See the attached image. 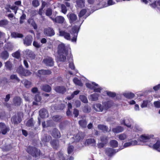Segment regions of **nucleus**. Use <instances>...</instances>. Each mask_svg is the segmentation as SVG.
Listing matches in <instances>:
<instances>
[{
  "instance_id": "41",
  "label": "nucleus",
  "mask_w": 160,
  "mask_h": 160,
  "mask_svg": "<svg viewBox=\"0 0 160 160\" xmlns=\"http://www.w3.org/2000/svg\"><path fill=\"white\" fill-rule=\"evenodd\" d=\"M62 118V116L59 115H56L52 117V118L53 120L56 122H60Z\"/></svg>"
},
{
  "instance_id": "5",
  "label": "nucleus",
  "mask_w": 160,
  "mask_h": 160,
  "mask_svg": "<svg viewBox=\"0 0 160 160\" xmlns=\"http://www.w3.org/2000/svg\"><path fill=\"white\" fill-rule=\"evenodd\" d=\"M50 144L55 150H57L60 147L59 141L57 139H54L50 141Z\"/></svg>"
},
{
  "instance_id": "60",
  "label": "nucleus",
  "mask_w": 160,
  "mask_h": 160,
  "mask_svg": "<svg viewBox=\"0 0 160 160\" xmlns=\"http://www.w3.org/2000/svg\"><path fill=\"white\" fill-rule=\"evenodd\" d=\"M73 114L74 115V117L77 118L79 114V110L76 108H74L73 109Z\"/></svg>"
},
{
  "instance_id": "2",
  "label": "nucleus",
  "mask_w": 160,
  "mask_h": 160,
  "mask_svg": "<svg viewBox=\"0 0 160 160\" xmlns=\"http://www.w3.org/2000/svg\"><path fill=\"white\" fill-rule=\"evenodd\" d=\"M23 116V113L21 112H18L17 116L14 115L11 118V121L15 125H17L22 121V117Z\"/></svg>"
},
{
  "instance_id": "59",
  "label": "nucleus",
  "mask_w": 160,
  "mask_h": 160,
  "mask_svg": "<svg viewBox=\"0 0 160 160\" xmlns=\"http://www.w3.org/2000/svg\"><path fill=\"white\" fill-rule=\"evenodd\" d=\"M32 5L34 7H38L39 5V2L38 0H34L32 1Z\"/></svg>"
},
{
  "instance_id": "62",
  "label": "nucleus",
  "mask_w": 160,
  "mask_h": 160,
  "mask_svg": "<svg viewBox=\"0 0 160 160\" xmlns=\"http://www.w3.org/2000/svg\"><path fill=\"white\" fill-rule=\"evenodd\" d=\"M148 103V100H144L143 101L141 105V107L142 108H145L147 107Z\"/></svg>"
},
{
  "instance_id": "51",
  "label": "nucleus",
  "mask_w": 160,
  "mask_h": 160,
  "mask_svg": "<svg viewBox=\"0 0 160 160\" xmlns=\"http://www.w3.org/2000/svg\"><path fill=\"white\" fill-rule=\"evenodd\" d=\"M26 15L25 13H23L22 16L20 17L19 20V23L22 24L23 23L24 20L26 19Z\"/></svg>"
},
{
  "instance_id": "42",
  "label": "nucleus",
  "mask_w": 160,
  "mask_h": 160,
  "mask_svg": "<svg viewBox=\"0 0 160 160\" xmlns=\"http://www.w3.org/2000/svg\"><path fill=\"white\" fill-rule=\"evenodd\" d=\"M100 140L102 142L106 144L108 142V138L105 135L102 136L100 137Z\"/></svg>"
},
{
  "instance_id": "58",
  "label": "nucleus",
  "mask_w": 160,
  "mask_h": 160,
  "mask_svg": "<svg viewBox=\"0 0 160 160\" xmlns=\"http://www.w3.org/2000/svg\"><path fill=\"white\" fill-rule=\"evenodd\" d=\"M10 79L12 80H13V79L16 80L18 82H19L20 81V80L18 77L16 75H14V74L11 75L10 76Z\"/></svg>"
},
{
  "instance_id": "24",
  "label": "nucleus",
  "mask_w": 160,
  "mask_h": 160,
  "mask_svg": "<svg viewBox=\"0 0 160 160\" xmlns=\"http://www.w3.org/2000/svg\"><path fill=\"white\" fill-rule=\"evenodd\" d=\"M121 124L122 125H123L124 126H126L128 128H131L132 126V125L128 119L122 120L121 121Z\"/></svg>"
},
{
  "instance_id": "55",
  "label": "nucleus",
  "mask_w": 160,
  "mask_h": 160,
  "mask_svg": "<svg viewBox=\"0 0 160 160\" xmlns=\"http://www.w3.org/2000/svg\"><path fill=\"white\" fill-rule=\"evenodd\" d=\"M80 98L81 101L84 103H87L88 102L87 98L84 95H81L80 96Z\"/></svg>"
},
{
  "instance_id": "49",
  "label": "nucleus",
  "mask_w": 160,
  "mask_h": 160,
  "mask_svg": "<svg viewBox=\"0 0 160 160\" xmlns=\"http://www.w3.org/2000/svg\"><path fill=\"white\" fill-rule=\"evenodd\" d=\"M31 74V72L29 70L24 69L22 76L26 77L30 75Z\"/></svg>"
},
{
  "instance_id": "38",
  "label": "nucleus",
  "mask_w": 160,
  "mask_h": 160,
  "mask_svg": "<svg viewBox=\"0 0 160 160\" xmlns=\"http://www.w3.org/2000/svg\"><path fill=\"white\" fill-rule=\"evenodd\" d=\"M73 81L76 85L81 87L83 86V84L81 80L78 79V78L76 77L74 78Z\"/></svg>"
},
{
  "instance_id": "9",
  "label": "nucleus",
  "mask_w": 160,
  "mask_h": 160,
  "mask_svg": "<svg viewBox=\"0 0 160 160\" xmlns=\"http://www.w3.org/2000/svg\"><path fill=\"white\" fill-rule=\"evenodd\" d=\"M50 18L54 22L59 24L63 23L65 21L64 18L61 16H58L55 18H52V17H50Z\"/></svg>"
},
{
  "instance_id": "6",
  "label": "nucleus",
  "mask_w": 160,
  "mask_h": 160,
  "mask_svg": "<svg viewBox=\"0 0 160 160\" xmlns=\"http://www.w3.org/2000/svg\"><path fill=\"white\" fill-rule=\"evenodd\" d=\"M42 62L47 66L52 67L53 66L54 62L51 57H48L43 59Z\"/></svg>"
},
{
  "instance_id": "31",
  "label": "nucleus",
  "mask_w": 160,
  "mask_h": 160,
  "mask_svg": "<svg viewBox=\"0 0 160 160\" xmlns=\"http://www.w3.org/2000/svg\"><path fill=\"white\" fill-rule=\"evenodd\" d=\"M57 155L60 160H67L68 158L67 157L64 156L62 152L60 151L57 153Z\"/></svg>"
},
{
  "instance_id": "14",
  "label": "nucleus",
  "mask_w": 160,
  "mask_h": 160,
  "mask_svg": "<svg viewBox=\"0 0 160 160\" xmlns=\"http://www.w3.org/2000/svg\"><path fill=\"white\" fill-rule=\"evenodd\" d=\"M39 113L40 117L42 118H45L48 116V112L47 110L45 108L40 110Z\"/></svg>"
},
{
  "instance_id": "34",
  "label": "nucleus",
  "mask_w": 160,
  "mask_h": 160,
  "mask_svg": "<svg viewBox=\"0 0 160 160\" xmlns=\"http://www.w3.org/2000/svg\"><path fill=\"white\" fill-rule=\"evenodd\" d=\"M124 96L126 98L129 99L133 98L135 96L134 94L131 92L124 93L123 94Z\"/></svg>"
},
{
  "instance_id": "26",
  "label": "nucleus",
  "mask_w": 160,
  "mask_h": 160,
  "mask_svg": "<svg viewBox=\"0 0 160 160\" xmlns=\"http://www.w3.org/2000/svg\"><path fill=\"white\" fill-rule=\"evenodd\" d=\"M76 2L77 7L79 8H82L85 6V0H77L76 1Z\"/></svg>"
},
{
  "instance_id": "47",
  "label": "nucleus",
  "mask_w": 160,
  "mask_h": 160,
  "mask_svg": "<svg viewBox=\"0 0 160 160\" xmlns=\"http://www.w3.org/2000/svg\"><path fill=\"white\" fill-rule=\"evenodd\" d=\"M78 30L79 28L77 26L75 25L72 28V33H71V34L73 33L74 35H76V33L78 34Z\"/></svg>"
},
{
  "instance_id": "22",
  "label": "nucleus",
  "mask_w": 160,
  "mask_h": 160,
  "mask_svg": "<svg viewBox=\"0 0 160 160\" xmlns=\"http://www.w3.org/2000/svg\"><path fill=\"white\" fill-rule=\"evenodd\" d=\"M95 111L97 112H102L103 110V106L101 104L97 103L93 106Z\"/></svg>"
},
{
  "instance_id": "44",
  "label": "nucleus",
  "mask_w": 160,
  "mask_h": 160,
  "mask_svg": "<svg viewBox=\"0 0 160 160\" xmlns=\"http://www.w3.org/2000/svg\"><path fill=\"white\" fill-rule=\"evenodd\" d=\"M86 142L88 145H89L91 144H95L96 141L94 138H89L86 139Z\"/></svg>"
},
{
  "instance_id": "11",
  "label": "nucleus",
  "mask_w": 160,
  "mask_h": 160,
  "mask_svg": "<svg viewBox=\"0 0 160 160\" xmlns=\"http://www.w3.org/2000/svg\"><path fill=\"white\" fill-rule=\"evenodd\" d=\"M32 37L30 35H27L23 40L24 44L27 46L31 45L32 41Z\"/></svg>"
},
{
  "instance_id": "37",
  "label": "nucleus",
  "mask_w": 160,
  "mask_h": 160,
  "mask_svg": "<svg viewBox=\"0 0 160 160\" xmlns=\"http://www.w3.org/2000/svg\"><path fill=\"white\" fill-rule=\"evenodd\" d=\"M24 68H23L22 66L21 65L18 67L17 69V72L19 74L21 77H22V74L24 70Z\"/></svg>"
},
{
  "instance_id": "18",
  "label": "nucleus",
  "mask_w": 160,
  "mask_h": 160,
  "mask_svg": "<svg viewBox=\"0 0 160 160\" xmlns=\"http://www.w3.org/2000/svg\"><path fill=\"white\" fill-rule=\"evenodd\" d=\"M149 147L154 149L157 150L159 152H160V141L158 140L156 143L153 145H149Z\"/></svg>"
},
{
  "instance_id": "27",
  "label": "nucleus",
  "mask_w": 160,
  "mask_h": 160,
  "mask_svg": "<svg viewBox=\"0 0 160 160\" xmlns=\"http://www.w3.org/2000/svg\"><path fill=\"white\" fill-rule=\"evenodd\" d=\"M51 137L47 134H45L42 137V141L43 142H48L51 140Z\"/></svg>"
},
{
  "instance_id": "56",
  "label": "nucleus",
  "mask_w": 160,
  "mask_h": 160,
  "mask_svg": "<svg viewBox=\"0 0 160 160\" xmlns=\"http://www.w3.org/2000/svg\"><path fill=\"white\" fill-rule=\"evenodd\" d=\"M61 11L64 14H65L67 11L66 7L65 5L62 4L61 5Z\"/></svg>"
},
{
  "instance_id": "10",
  "label": "nucleus",
  "mask_w": 160,
  "mask_h": 160,
  "mask_svg": "<svg viewBox=\"0 0 160 160\" xmlns=\"http://www.w3.org/2000/svg\"><path fill=\"white\" fill-rule=\"evenodd\" d=\"M51 73V71L49 70H39L38 71V76L39 77H41L42 76L50 75Z\"/></svg>"
},
{
  "instance_id": "15",
  "label": "nucleus",
  "mask_w": 160,
  "mask_h": 160,
  "mask_svg": "<svg viewBox=\"0 0 160 160\" xmlns=\"http://www.w3.org/2000/svg\"><path fill=\"white\" fill-rule=\"evenodd\" d=\"M60 36L63 37L66 40H71V36L69 33L65 31H61L59 32Z\"/></svg>"
},
{
  "instance_id": "1",
  "label": "nucleus",
  "mask_w": 160,
  "mask_h": 160,
  "mask_svg": "<svg viewBox=\"0 0 160 160\" xmlns=\"http://www.w3.org/2000/svg\"><path fill=\"white\" fill-rule=\"evenodd\" d=\"M25 150L28 154L33 158H38L42 154V153L39 149L30 145L27 146Z\"/></svg>"
},
{
  "instance_id": "17",
  "label": "nucleus",
  "mask_w": 160,
  "mask_h": 160,
  "mask_svg": "<svg viewBox=\"0 0 160 160\" xmlns=\"http://www.w3.org/2000/svg\"><path fill=\"white\" fill-rule=\"evenodd\" d=\"M54 90L57 92L61 94H64L66 91V88L63 86H56Z\"/></svg>"
},
{
  "instance_id": "53",
  "label": "nucleus",
  "mask_w": 160,
  "mask_h": 160,
  "mask_svg": "<svg viewBox=\"0 0 160 160\" xmlns=\"http://www.w3.org/2000/svg\"><path fill=\"white\" fill-rule=\"evenodd\" d=\"M86 12L87 11L85 9H82L80 12L79 13L78 15L79 17V18L82 17L86 13Z\"/></svg>"
},
{
  "instance_id": "48",
  "label": "nucleus",
  "mask_w": 160,
  "mask_h": 160,
  "mask_svg": "<svg viewBox=\"0 0 160 160\" xmlns=\"http://www.w3.org/2000/svg\"><path fill=\"white\" fill-rule=\"evenodd\" d=\"M106 93L108 96L112 98H114L116 96L115 92H111V91H106Z\"/></svg>"
},
{
  "instance_id": "23",
  "label": "nucleus",
  "mask_w": 160,
  "mask_h": 160,
  "mask_svg": "<svg viewBox=\"0 0 160 160\" xmlns=\"http://www.w3.org/2000/svg\"><path fill=\"white\" fill-rule=\"evenodd\" d=\"M106 154L109 156H112L115 152V150L112 148H108L105 150Z\"/></svg>"
},
{
  "instance_id": "12",
  "label": "nucleus",
  "mask_w": 160,
  "mask_h": 160,
  "mask_svg": "<svg viewBox=\"0 0 160 160\" xmlns=\"http://www.w3.org/2000/svg\"><path fill=\"white\" fill-rule=\"evenodd\" d=\"M13 105L15 106H20L22 102L21 98L18 96H15L13 99Z\"/></svg>"
},
{
  "instance_id": "64",
  "label": "nucleus",
  "mask_w": 160,
  "mask_h": 160,
  "mask_svg": "<svg viewBox=\"0 0 160 160\" xmlns=\"http://www.w3.org/2000/svg\"><path fill=\"white\" fill-rule=\"evenodd\" d=\"M86 86L87 88L91 89H92L94 88V85L92 84L89 83H86Z\"/></svg>"
},
{
  "instance_id": "33",
  "label": "nucleus",
  "mask_w": 160,
  "mask_h": 160,
  "mask_svg": "<svg viewBox=\"0 0 160 160\" xmlns=\"http://www.w3.org/2000/svg\"><path fill=\"white\" fill-rule=\"evenodd\" d=\"M110 146L113 148H116L118 146V142L116 140H112L109 142Z\"/></svg>"
},
{
  "instance_id": "36",
  "label": "nucleus",
  "mask_w": 160,
  "mask_h": 160,
  "mask_svg": "<svg viewBox=\"0 0 160 160\" xmlns=\"http://www.w3.org/2000/svg\"><path fill=\"white\" fill-rule=\"evenodd\" d=\"M5 66L6 69L9 70H11L12 68V64L9 61H8L5 62Z\"/></svg>"
},
{
  "instance_id": "39",
  "label": "nucleus",
  "mask_w": 160,
  "mask_h": 160,
  "mask_svg": "<svg viewBox=\"0 0 160 160\" xmlns=\"http://www.w3.org/2000/svg\"><path fill=\"white\" fill-rule=\"evenodd\" d=\"M26 125L28 127H32L34 126V124L33 118H30L27 121L26 123Z\"/></svg>"
},
{
  "instance_id": "43",
  "label": "nucleus",
  "mask_w": 160,
  "mask_h": 160,
  "mask_svg": "<svg viewBox=\"0 0 160 160\" xmlns=\"http://www.w3.org/2000/svg\"><path fill=\"white\" fill-rule=\"evenodd\" d=\"M92 83L93 85L94 86V88L92 89L95 92H100L101 91V88H96L95 87V86H98V85L97 84L95 83V82H93Z\"/></svg>"
},
{
  "instance_id": "13",
  "label": "nucleus",
  "mask_w": 160,
  "mask_h": 160,
  "mask_svg": "<svg viewBox=\"0 0 160 160\" xmlns=\"http://www.w3.org/2000/svg\"><path fill=\"white\" fill-rule=\"evenodd\" d=\"M85 135L84 133L79 132L74 137V140L76 142H79L82 140L84 138Z\"/></svg>"
},
{
  "instance_id": "19",
  "label": "nucleus",
  "mask_w": 160,
  "mask_h": 160,
  "mask_svg": "<svg viewBox=\"0 0 160 160\" xmlns=\"http://www.w3.org/2000/svg\"><path fill=\"white\" fill-rule=\"evenodd\" d=\"M42 90L47 92H50L52 90L51 87L48 84L43 85L41 86Z\"/></svg>"
},
{
  "instance_id": "50",
  "label": "nucleus",
  "mask_w": 160,
  "mask_h": 160,
  "mask_svg": "<svg viewBox=\"0 0 160 160\" xmlns=\"http://www.w3.org/2000/svg\"><path fill=\"white\" fill-rule=\"evenodd\" d=\"M8 22L7 20L3 19L0 21V26H4L8 24Z\"/></svg>"
},
{
  "instance_id": "7",
  "label": "nucleus",
  "mask_w": 160,
  "mask_h": 160,
  "mask_svg": "<svg viewBox=\"0 0 160 160\" xmlns=\"http://www.w3.org/2000/svg\"><path fill=\"white\" fill-rule=\"evenodd\" d=\"M51 134L55 139H58L61 137V134L59 130L57 128H53L51 131Z\"/></svg>"
},
{
  "instance_id": "16",
  "label": "nucleus",
  "mask_w": 160,
  "mask_h": 160,
  "mask_svg": "<svg viewBox=\"0 0 160 160\" xmlns=\"http://www.w3.org/2000/svg\"><path fill=\"white\" fill-rule=\"evenodd\" d=\"M69 22L70 23H73L77 20V17L75 14L73 13H70L67 15Z\"/></svg>"
},
{
  "instance_id": "35",
  "label": "nucleus",
  "mask_w": 160,
  "mask_h": 160,
  "mask_svg": "<svg viewBox=\"0 0 160 160\" xmlns=\"http://www.w3.org/2000/svg\"><path fill=\"white\" fill-rule=\"evenodd\" d=\"M12 36L14 38H22L23 37L22 34L18 33L17 32H13L11 33Z\"/></svg>"
},
{
  "instance_id": "30",
  "label": "nucleus",
  "mask_w": 160,
  "mask_h": 160,
  "mask_svg": "<svg viewBox=\"0 0 160 160\" xmlns=\"http://www.w3.org/2000/svg\"><path fill=\"white\" fill-rule=\"evenodd\" d=\"M78 123L82 128H86L87 121L86 119H82L78 121Z\"/></svg>"
},
{
  "instance_id": "8",
  "label": "nucleus",
  "mask_w": 160,
  "mask_h": 160,
  "mask_svg": "<svg viewBox=\"0 0 160 160\" xmlns=\"http://www.w3.org/2000/svg\"><path fill=\"white\" fill-rule=\"evenodd\" d=\"M44 33L46 35L49 37L53 36L55 34L53 29L50 27L44 29Z\"/></svg>"
},
{
  "instance_id": "20",
  "label": "nucleus",
  "mask_w": 160,
  "mask_h": 160,
  "mask_svg": "<svg viewBox=\"0 0 160 160\" xmlns=\"http://www.w3.org/2000/svg\"><path fill=\"white\" fill-rule=\"evenodd\" d=\"M41 99V97L39 94H36L34 97V101L32 103L33 105H38V103L40 102Z\"/></svg>"
},
{
  "instance_id": "57",
  "label": "nucleus",
  "mask_w": 160,
  "mask_h": 160,
  "mask_svg": "<svg viewBox=\"0 0 160 160\" xmlns=\"http://www.w3.org/2000/svg\"><path fill=\"white\" fill-rule=\"evenodd\" d=\"M127 138L126 135L124 133L121 134L119 135L118 138L121 140H123Z\"/></svg>"
},
{
  "instance_id": "52",
  "label": "nucleus",
  "mask_w": 160,
  "mask_h": 160,
  "mask_svg": "<svg viewBox=\"0 0 160 160\" xmlns=\"http://www.w3.org/2000/svg\"><path fill=\"white\" fill-rule=\"evenodd\" d=\"M46 15L48 17H50L52 14V10L50 8H48L46 11Z\"/></svg>"
},
{
  "instance_id": "32",
  "label": "nucleus",
  "mask_w": 160,
  "mask_h": 160,
  "mask_svg": "<svg viewBox=\"0 0 160 160\" xmlns=\"http://www.w3.org/2000/svg\"><path fill=\"white\" fill-rule=\"evenodd\" d=\"M141 141L143 142H146L147 140H149L151 137L149 135L146 136L145 135H142L140 137Z\"/></svg>"
},
{
  "instance_id": "54",
  "label": "nucleus",
  "mask_w": 160,
  "mask_h": 160,
  "mask_svg": "<svg viewBox=\"0 0 160 160\" xmlns=\"http://www.w3.org/2000/svg\"><path fill=\"white\" fill-rule=\"evenodd\" d=\"M12 55L13 57H15L17 59H18L20 57V53L19 52L17 51L16 52L12 53Z\"/></svg>"
},
{
  "instance_id": "45",
  "label": "nucleus",
  "mask_w": 160,
  "mask_h": 160,
  "mask_svg": "<svg viewBox=\"0 0 160 160\" xmlns=\"http://www.w3.org/2000/svg\"><path fill=\"white\" fill-rule=\"evenodd\" d=\"M99 95L96 93H94L91 95V97L93 101H96L98 100Z\"/></svg>"
},
{
  "instance_id": "40",
  "label": "nucleus",
  "mask_w": 160,
  "mask_h": 160,
  "mask_svg": "<svg viewBox=\"0 0 160 160\" xmlns=\"http://www.w3.org/2000/svg\"><path fill=\"white\" fill-rule=\"evenodd\" d=\"M82 111L85 113H89L91 112V108L88 105H85L82 108Z\"/></svg>"
},
{
  "instance_id": "28",
  "label": "nucleus",
  "mask_w": 160,
  "mask_h": 160,
  "mask_svg": "<svg viewBox=\"0 0 160 160\" xmlns=\"http://www.w3.org/2000/svg\"><path fill=\"white\" fill-rule=\"evenodd\" d=\"M98 128L99 129L102 130L104 132H108V129L107 126L102 124L98 125Z\"/></svg>"
},
{
  "instance_id": "29",
  "label": "nucleus",
  "mask_w": 160,
  "mask_h": 160,
  "mask_svg": "<svg viewBox=\"0 0 160 160\" xmlns=\"http://www.w3.org/2000/svg\"><path fill=\"white\" fill-rule=\"evenodd\" d=\"M9 55L8 52L6 50H4L1 53L0 57L3 59L6 60L8 58Z\"/></svg>"
},
{
  "instance_id": "3",
  "label": "nucleus",
  "mask_w": 160,
  "mask_h": 160,
  "mask_svg": "<svg viewBox=\"0 0 160 160\" xmlns=\"http://www.w3.org/2000/svg\"><path fill=\"white\" fill-rule=\"evenodd\" d=\"M58 52L59 54H63L67 56L68 54V48L66 47L65 44L62 43L58 46Z\"/></svg>"
},
{
  "instance_id": "63",
  "label": "nucleus",
  "mask_w": 160,
  "mask_h": 160,
  "mask_svg": "<svg viewBox=\"0 0 160 160\" xmlns=\"http://www.w3.org/2000/svg\"><path fill=\"white\" fill-rule=\"evenodd\" d=\"M59 59L61 61L65 62L66 59V56L63 54L60 55Z\"/></svg>"
},
{
  "instance_id": "4",
  "label": "nucleus",
  "mask_w": 160,
  "mask_h": 160,
  "mask_svg": "<svg viewBox=\"0 0 160 160\" xmlns=\"http://www.w3.org/2000/svg\"><path fill=\"white\" fill-rule=\"evenodd\" d=\"M0 129H1L0 133L3 135L6 134L10 130L9 127L7 126L4 123L2 122H0Z\"/></svg>"
},
{
  "instance_id": "25",
  "label": "nucleus",
  "mask_w": 160,
  "mask_h": 160,
  "mask_svg": "<svg viewBox=\"0 0 160 160\" xmlns=\"http://www.w3.org/2000/svg\"><path fill=\"white\" fill-rule=\"evenodd\" d=\"M112 131L115 133H118L122 132L123 128L121 126H118L116 128H112Z\"/></svg>"
},
{
  "instance_id": "61",
  "label": "nucleus",
  "mask_w": 160,
  "mask_h": 160,
  "mask_svg": "<svg viewBox=\"0 0 160 160\" xmlns=\"http://www.w3.org/2000/svg\"><path fill=\"white\" fill-rule=\"evenodd\" d=\"M73 147L72 145L69 146L68 148V152L69 154H71L73 151Z\"/></svg>"
},
{
  "instance_id": "21",
  "label": "nucleus",
  "mask_w": 160,
  "mask_h": 160,
  "mask_svg": "<svg viewBox=\"0 0 160 160\" xmlns=\"http://www.w3.org/2000/svg\"><path fill=\"white\" fill-rule=\"evenodd\" d=\"M113 103V102L112 101H108L103 104V107L105 109L108 110L112 106Z\"/></svg>"
},
{
  "instance_id": "46",
  "label": "nucleus",
  "mask_w": 160,
  "mask_h": 160,
  "mask_svg": "<svg viewBox=\"0 0 160 160\" xmlns=\"http://www.w3.org/2000/svg\"><path fill=\"white\" fill-rule=\"evenodd\" d=\"M24 85L25 87L27 88H29L31 87L32 83L27 80H24Z\"/></svg>"
}]
</instances>
